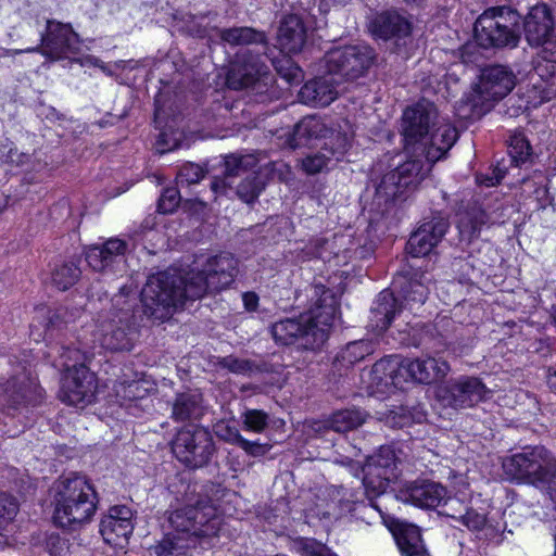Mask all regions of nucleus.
Segmentation results:
<instances>
[{
  "label": "nucleus",
  "mask_w": 556,
  "mask_h": 556,
  "mask_svg": "<svg viewBox=\"0 0 556 556\" xmlns=\"http://www.w3.org/2000/svg\"><path fill=\"white\" fill-rule=\"evenodd\" d=\"M237 274L238 261L230 253L208 257L201 270L186 277L177 269L153 274L141 291L143 313L153 320L164 321L187 300L227 289Z\"/></svg>",
  "instance_id": "nucleus-1"
},
{
  "label": "nucleus",
  "mask_w": 556,
  "mask_h": 556,
  "mask_svg": "<svg viewBox=\"0 0 556 556\" xmlns=\"http://www.w3.org/2000/svg\"><path fill=\"white\" fill-rule=\"evenodd\" d=\"M307 292L314 301L308 312L271 325L270 333L276 343L298 344L301 349L314 351L327 341L329 329L339 312V298L321 283L309 286Z\"/></svg>",
  "instance_id": "nucleus-2"
},
{
  "label": "nucleus",
  "mask_w": 556,
  "mask_h": 556,
  "mask_svg": "<svg viewBox=\"0 0 556 556\" xmlns=\"http://www.w3.org/2000/svg\"><path fill=\"white\" fill-rule=\"evenodd\" d=\"M401 134L406 152L424 155L429 163L445 157L458 139L457 129L440 116L434 103L427 100L404 110Z\"/></svg>",
  "instance_id": "nucleus-3"
},
{
  "label": "nucleus",
  "mask_w": 556,
  "mask_h": 556,
  "mask_svg": "<svg viewBox=\"0 0 556 556\" xmlns=\"http://www.w3.org/2000/svg\"><path fill=\"white\" fill-rule=\"evenodd\" d=\"M181 486L182 505L168 514L170 531L179 536H191L194 544L201 545L204 540L218 534L222 519L213 502L204 494V485L181 483Z\"/></svg>",
  "instance_id": "nucleus-4"
},
{
  "label": "nucleus",
  "mask_w": 556,
  "mask_h": 556,
  "mask_svg": "<svg viewBox=\"0 0 556 556\" xmlns=\"http://www.w3.org/2000/svg\"><path fill=\"white\" fill-rule=\"evenodd\" d=\"M54 523L65 530H76L88 523L97 510V492L84 476L70 473L55 482Z\"/></svg>",
  "instance_id": "nucleus-5"
},
{
  "label": "nucleus",
  "mask_w": 556,
  "mask_h": 556,
  "mask_svg": "<svg viewBox=\"0 0 556 556\" xmlns=\"http://www.w3.org/2000/svg\"><path fill=\"white\" fill-rule=\"evenodd\" d=\"M79 348L67 345L55 346L60 358V366L64 369L61 400L68 405L86 406L94 401L97 393V378L87 367L93 357V352L87 344Z\"/></svg>",
  "instance_id": "nucleus-6"
},
{
  "label": "nucleus",
  "mask_w": 556,
  "mask_h": 556,
  "mask_svg": "<svg viewBox=\"0 0 556 556\" xmlns=\"http://www.w3.org/2000/svg\"><path fill=\"white\" fill-rule=\"evenodd\" d=\"M503 470L511 481L556 491V457L544 446H527L504 458Z\"/></svg>",
  "instance_id": "nucleus-7"
},
{
  "label": "nucleus",
  "mask_w": 556,
  "mask_h": 556,
  "mask_svg": "<svg viewBox=\"0 0 556 556\" xmlns=\"http://www.w3.org/2000/svg\"><path fill=\"white\" fill-rule=\"evenodd\" d=\"M520 16L509 8H491L475 22L477 43L484 48H515L520 40Z\"/></svg>",
  "instance_id": "nucleus-8"
},
{
  "label": "nucleus",
  "mask_w": 556,
  "mask_h": 556,
  "mask_svg": "<svg viewBox=\"0 0 556 556\" xmlns=\"http://www.w3.org/2000/svg\"><path fill=\"white\" fill-rule=\"evenodd\" d=\"M516 75L506 65L492 64L480 71L479 81L467 97L471 116L480 117L508 96L516 86Z\"/></svg>",
  "instance_id": "nucleus-9"
},
{
  "label": "nucleus",
  "mask_w": 556,
  "mask_h": 556,
  "mask_svg": "<svg viewBox=\"0 0 556 556\" xmlns=\"http://www.w3.org/2000/svg\"><path fill=\"white\" fill-rule=\"evenodd\" d=\"M113 306L117 312L101 323L97 339L100 345L112 352H129L135 344L137 329L134 323L132 305L125 300L123 293L113 298Z\"/></svg>",
  "instance_id": "nucleus-10"
},
{
  "label": "nucleus",
  "mask_w": 556,
  "mask_h": 556,
  "mask_svg": "<svg viewBox=\"0 0 556 556\" xmlns=\"http://www.w3.org/2000/svg\"><path fill=\"white\" fill-rule=\"evenodd\" d=\"M174 456L189 468L207 465L216 452L211 432L202 427H184L172 440Z\"/></svg>",
  "instance_id": "nucleus-11"
},
{
  "label": "nucleus",
  "mask_w": 556,
  "mask_h": 556,
  "mask_svg": "<svg viewBox=\"0 0 556 556\" xmlns=\"http://www.w3.org/2000/svg\"><path fill=\"white\" fill-rule=\"evenodd\" d=\"M377 54L368 45H351L330 50L325 55L328 73L346 79L364 76L375 63Z\"/></svg>",
  "instance_id": "nucleus-12"
},
{
  "label": "nucleus",
  "mask_w": 556,
  "mask_h": 556,
  "mask_svg": "<svg viewBox=\"0 0 556 556\" xmlns=\"http://www.w3.org/2000/svg\"><path fill=\"white\" fill-rule=\"evenodd\" d=\"M363 471V485L366 495L371 502V506L380 510L372 502V497L384 494L390 483L395 482L400 476L399 460L394 450L390 446H381L369 458Z\"/></svg>",
  "instance_id": "nucleus-13"
},
{
  "label": "nucleus",
  "mask_w": 556,
  "mask_h": 556,
  "mask_svg": "<svg viewBox=\"0 0 556 556\" xmlns=\"http://www.w3.org/2000/svg\"><path fill=\"white\" fill-rule=\"evenodd\" d=\"M42 400V389L25 367L0 386V406L7 415L38 405Z\"/></svg>",
  "instance_id": "nucleus-14"
},
{
  "label": "nucleus",
  "mask_w": 556,
  "mask_h": 556,
  "mask_svg": "<svg viewBox=\"0 0 556 556\" xmlns=\"http://www.w3.org/2000/svg\"><path fill=\"white\" fill-rule=\"evenodd\" d=\"M413 159L405 161L387 173L377 187V192L388 198L400 199L405 192L415 189L426 177L434 163H429L424 155L410 153Z\"/></svg>",
  "instance_id": "nucleus-15"
},
{
  "label": "nucleus",
  "mask_w": 556,
  "mask_h": 556,
  "mask_svg": "<svg viewBox=\"0 0 556 556\" xmlns=\"http://www.w3.org/2000/svg\"><path fill=\"white\" fill-rule=\"evenodd\" d=\"M488 393L485 384L479 378L462 376L439 388L438 397L445 406L462 409L484 401Z\"/></svg>",
  "instance_id": "nucleus-16"
},
{
  "label": "nucleus",
  "mask_w": 556,
  "mask_h": 556,
  "mask_svg": "<svg viewBox=\"0 0 556 556\" xmlns=\"http://www.w3.org/2000/svg\"><path fill=\"white\" fill-rule=\"evenodd\" d=\"M368 30L375 39L391 41L397 50L412 43L413 24L406 15L396 10L377 13L370 20Z\"/></svg>",
  "instance_id": "nucleus-17"
},
{
  "label": "nucleus",
  "mask_w": 556,
  "mask_h": 556,
  "mask_svg": "<svg viewBox=\"0 0 556 556\" xmlns=\"http://www.w3.org/2000/svg\"><path fill=\"white\" fill-rule=\"evenodd\" d=\"M43 55L52 59H72L80 52V40L70 24L47 22V33L41 37Z\"/></svg>",
  "instance_id": "nucleus-18"
},
{
  "label": "nucleus",
  "mask_w": 556,
  "mask_h": 556,
  "mask_svg": "<svg viewBox=\"0 0 556 556\" xmlns=\"http://www.w3.org/2000/svg\"><path fill=\"white\" fill-rule=\"evenodd\" d=\"M269 67L261 54L248 50L238 56V63L227 74V85L235 90L256 89L261 81L266 80Z\"/></svg>",
  "instance_id": "nucleus-19"
},
{
  "label": "nucleus",
  "mask_w": 556,
  "mask_h": 556,
  "mask_svg": "<svg viewBox=\"0 0 556 556\" xmlns=\"http://www.w3.org/2000/svg\"><path fill=\"white\" fill-rule=\"evenodd\" d=\"M132 517V510L128 506L110 507L100 522V533L104 542L115 548H125L135 528Z\"/></svg>",
  "instance_id": "nucleus-20"
},
{
  "label": "nucleus",
  "mask_w": 556,
  "mask_h": 556,
  "mask_svg": "<svg viewBox=\"0 0 556 556\" xmlns=\"http://www.w3.org/2000/svg\"><path fill=\"white\" fill-rule=\"evenodd\" d=\"M448 228V218L441 213H435L429 220H425L418 229L410 235L407 242L408 252L414 257H420L429 254L443 239Z\"/></svg>",
  "instance_id": "nucleus-21"
},
{
  "label": "nucleus",
  "mask_w": 556,
  "mask_h": 556,
  "mask_svg": "<svg viewBox=\"0 0 556 556\" xmlns=\"http://www.w3.org/2000/svg\"><path fill=\"white\" fill-rule=\"evenodd\" d=\"M401 498L419 508L435 509L451 500L444 485L431 480H416L401 491Z\"/></svg>",
  "instance_id": "nucleus-22"
},
{
  "label": "nucleus",
  "mask_w": 556,
  "mask_h": 556,
  "mask_svg": "<svg viewBox=\"0 0 556 556\" xmlns=\"http://www.w3.org/2000/svg\"><path fill=\"white\" fill-rule=\"evenodd\" d=\"M258 159L254 154L230 153L224 156L223 175L211 182L212 191L217 195H227L232 189L233 179L255 170Z\"/></svg>",
  "instance_id": "nucleus-23"
},
{
  "label": "nucleus",
  "mask_w": 556,
  "mask_h": 556,
  "mask_svg": "<svg viewBox=\"0 0 556 556\" xmlns=\"http://www.w3.org/2000/svg\"><path fill=\"white\" fill-rule=\"evenodd\" d=\"M129 247L127 241L110 238L100 245H92L86 252V261L96 271L113 270L125 263Z\"/></svg>",
  "instance_id": "nucleus-24"
},
{
  "label": "nucleus",
  "mask_w": 556,
  "mask_h": 556,
  "mask_svg": "<svg viewBox=\"0 0 556 556\" xmlns=\"http://www.w3.org/2000/svg\"><path fill=\"white\" fill-rule=\"evenodd\" d=\"M450 371V365L446 361L434 357L404 359L405 382L430 384L443 379Z\"/></svg>",
  "instance_id": "nucleus-25"
},
{
  "label": "nucleus",
  "mask_w": 556,
  "mask_h": 556,
  "mask_svg": "<svg viewBox=\"0 0 556 556\" xmlns=\"http://www.w3.org/2000/svg\"><path fill=\"white\" fill-rule=\"evenodd\" d=\"M350 147V139L346 135L337 134L325 143L318 152L311 153L301 160V167L307 175L320 173L328 164L336 159L339 161Z\"/></svg>",
  "instance_id": "nucleus-26"
},
{
  "label": "nucleus",
  "mask_w": 556,
  "mask_h": 556,
  "mask_svg": "<svg viewBox=\"0 0 556 556\" xmlns=\"http://www.w3.org/2000/svg\"><path fill=\"white\" fill-rule=\"evenodd\" d=\"M400 299L392 291L386 289L375 299L369 315V327L377 332L389 328L394 317L402 313Z\"/></svg>",
  "instance_id": "nucleus-27"
},
{
  "label": "nucleus",
  "mask_w": 556,
  "mask_h": 556,
  "mask_svg": "<svg viewBox=\"0 0 556 556\" xmlns=\"http://www.w3.org/2000/svg\"><path fill=\"white\" fill-rule=\"evenodd\" d=\"M523 28L529 45L536 47L552 34L556 33L547 5L542 4L532 8L525 18Z\"/></svg>",
  "instance_id": "nucleus-28"
},
{
  "label": "nucleus",
  "mask_w": 556,
  "mask_h": 556,
  "mask_svg": "<svg viewBox=\"0 0 556 556\" xmlns=\"http://www.w3.org/2000/svg\"><path fill=\"white\" fill-rule=\"evenodd\" d=\"M306 27L299 15L289 14L280 21L277 39L282 51L300 52L306 42Z\"/></svg>",
  "instance_id": "nucleus-29"
},
{
  "label": "nucleus",
  "mask_w": 556,
  "mask_h": 556,
  "mask_svg": "<svg viewBox=\"0 0 556 556\" xmlns=\"http://www.w3.org/2000/svg\"><path fill=\"white\" fill-rule=\"evenodd\" d=\"M337 96L338 90L330 75L306 81L299 92L301 102L315 106H327L336 100Z\"/></svg>",
  "instance_id": "nucleus-30"
},
{
  "label": "nucleus",
  "mask_w": 556,
  "mask_h": 556,
  "mask_svg": "<svg viewBox=\"0 0 556 556\" xmlns=\"http://www.w3.org/2000/svg\"><path fill=\"white\" fill-rule=\"evenodd\" d=\"M371 380L378 387L403 388L405 382L404 359L396 355H389L379 359L372 366Z\"/></svg>",
  "instance_id": "nucleus-31"
},
{
  "label": "nucleus",
  "mask_w": 556,
  "mask_h": 556,
  "mask_svg": "<svg viewBox=\"0 0 556 556\" xmlns=\"http://www.w3.org/2000/svg\"><path fill=\"white\" fill-rule=\"evenodd\" d=\"M358 507L366 508V505L364 502L358 501L352 492L340 488L325 509H317V516L328 526L346 514H352Z\"/></svg>",
  "instance_id": "nucleus-32"
},
{
  "label": "nucleus",
  "mask_w": 556,
  "mask_h": 556,
  "mask_svg": "<svg viewBox=\"0 0 556 556\" xmlns=\"http://www.w3.org/2000/svg\"><path fill=\"white\" fill-rule=\"evenodd\" d=\"M203 412V399L198 390L177 393L172 402V418L177 422L199 419Z\"/></svg>",
  "instance_id": "nucleus-33"
},
{
  "label": "nucleus",
  "mask_w": 556,
  "mask_h": 556,
  "mask_svg": "<svg viewBox=\"0 0 556 556\" xmlns=\"http://www.w3.org/2000/svg\"><path fill=\"white\" fill-rule=\"evenodd\" d=\"M394 539L403 556H429L417 526L400 523L394 532Z\"/></svg>",
  "instance_id": "nucleus-34"
},
{
  "label": "nucleus",
  "mask_w": 556,
  "mask_h": 556,
  "mask_svg": "<svg viewBox=\"0 0 556 556\" xmlns=\"http://www.w3.org/2000/svg\"><path fill=\"white\" fill-rule=\"evenodd\" d=\"M192 540L191 536H179L169 531L149 552L151 556H190L191 551L198 546Z\"/></svg>",
  "instance_id": "nucleus-35"
},
{
  "label": "nucleus",
  "mask_w": 556,
  "mask_h": 556,
  "mask_svg": "<svg viewBox=\"0 0 556 556\" xmlns=\"http://www.w3.org/2000/svg\"><path fill=\"white\" fill-rule=\"evenodd\" d=\"M327 128L324 123L315 116H305L295 124L292 135L289 138L291 148L307 146L311 140L325 137Z\"/></svg>",
  "instance_id": "nucleus-36"
},
{
  "label": "nucleus",
  "mask_w": 556,
  "mask_h": 556,
  "mask_svg": "<svg viewBox=\"0 0 556 556\" xmlns=\"http://www.w3.org/2000/svg\"><path fill=\"white\" fill-rule=\"evenodd\" d=\"M219 39L230 46L262 45L266 49L267 37L264 31L253 27L240 26L217 30Z\"/></svg>",
  "instance_id": "nucleus-37"
},
{
  "label": "nucleus",
  "mask_w": 556,
  "mask_h": 556,
  "mask_svg": "<svg viewBox=\"0 0 556 556\" xmlns=\"http://www.w3.org/2000/svg\"><path fill=\"white\" fill-rule=\"evenodd\" d=\"M374 351L375 343L370 340L362 339L349 342L338 352L333 359V365L338 367V369L349 368L372 354Z\"/></svg>",
  "instance_id": "nucleus-38"
},
{
  "label": "nucleus",
  "mask_w": 556,
  "mask_h": 556,
  "mask_svg": "<svg viewBox=\"0 0 556 556\" xmlns=\"http://www.w3.org/2000/svg\"><path fill=\"white\" fill-rule=\"evenodd\" d=\"M489 222V216L484 210L478 206L467 208L459 215L457 228L462 240L470 242L478 238L482 227Z\"/></svg>",
  "instance_id": "nucleus-39"
},
{
  "label": "nucleus",
  "mask_w": 556,
  "mask_h": 556,
  "mask_svg": "<svg viewBox=\"0 0 556 556\" xmlns=\"http://www.w3.org/2000/svg\"><path fill=\"white\" fill-rule=\"evenodd\" d=\"M366 413L358 408L338 410L325 421L324 427L339 433H344L362 426L366 420Z\"/></svg>",
  "instance_id": "nucleus-40"
},
{
  "label": "nucleus",
  "mask_w": 556,
  "mask_h": 556,
  "mask_svg": "<svg viewBox=\"0 0 556 556\" xmlns=\"http://www.w3.org/2000/svg\"><path fill=\"white\" fill-rule=\"evenodd\" d=\"M78 258H71L54 265L51 281L59 290L65 291L73 287L81 275Z\"/></svg>",
  "instance_id": "nucleus-41"
},
{
  "label": "nucleus",
  "mask_w": 556,
  "mask_h": 556,
  "mask_svg": "<svg viewBox=\"0 0 556 556\" xmlns=\"http://www.w3.org/2000/svg\"><path fill=\"white\" fill-rule=\"evenodd\" d=\"M428 296V288L417 279H405L400 285V304L402 311H413L415 306L425 303Z\"/></svg>",
  "instance_id": "nucleus-42"
},
{
  "label": "nucleus",
  "mask_w": 556,
  "mask_h": 556,
  "mask_svg": "<svg viewBox=\"0 0 556 556\" xmlns=\"http://www.w3.org/2000/svg\"><path fill=\"white\" fill-rule=\"evenodd\" d=\"M426 414L420 406H399L390 410L386 416V424L394 429H402L413 424H420L425 420Z\"/></svg>",
  "instance_id": "nucleus-43"
},
{
  "label": "nucleus",
  "mask_w": 556,
  "mask_h": 556,
  "mask_svg": "<svg viewBox=\"0 0 556 556\" xmlns=\"http://www.w3.org/2000/svg\"><path fill=\"white\" fill-rule=\"evenodd\" d=\"M220 438L229 444L239 446L247 454L254 457L262 456L268 451L266 444H261L258 441H249L244 439L240 431L235 427L227 426L224 429V432L220 434Z\"/></svg>",
  "instance_id": "nucleus-44"
},
{
  "label": "nucleus",
  "mask_w": 556,
  "mask_h": 556,
  "mask_svg": "<svg viewBox=\"0 0 556 556\" xmlns=\"http://www.w3.org/2000/svg\"><path fill=\"white\" fill-rule=\"evenodd\" d=\"M507 149L510 162L515 166H521L532 155L530 142L522 132H515L509 136Z\"/></svg>",
  "instance_id": "nucleus-45"
},
{
  "label": "nucleus",
  "mask_w": 556,
  "mask_h": 556,
  "mask_svg": "<svg viewBox=\"0 0 556 556\" xmlns=\"http://www.w3.org/2000/svg\"><path fill=\"white\" fill-rule=\"evenodd\" d=\"M265 184L256 172L249 173L237 186L236 194L243 202L251 204L256 201L264 190Z\"/></svg>",
  "instance_id": "nucleus-46"
},
{
  "label": "nucleus",
  "mask_w": 556,
  "mask_h": 556,
  "mask_svg": "<svg viewBox=\"0 0 556 556\" xmlns=\"http://www.w3.org/2000/svg\"><path fill=\"white\" fill-rule=\"evenodd\" d=\"M216 366L236 375L251 376L260 371V367L250 359L239 358L233 355L217 357Z\"/></svg>",
  "instance_id": "nucleus-47"
},
{
  "label": "nucleus",
  "mask_w": 556,
  "mask_h": 556,
  "mask_svg": "<svg viewBox=\"0 0 556 556\" xmlns=\"http://www.w3.org/2000/svg\"><path fill=\"white\" fill-rule=\"evenodd\" d=\"M18 511V503L10 494H0V545L7 543V536L2 533L5 527L14 519Z\"/></svg>",
  "instance_id": "nucleus-48"
},
{
  "label": "nucleus",
  "mask_w": 556,
  "mask_h": 556,
  "mask_svg": "<svg viewBox=\"0 0 556 556\" xmlns=\"http://www.w3.org/2000/svg\"><path fill=\"white\" fill-rule=\"evenodd\" d=\"M241 421L244 430L263 433L268 427L269 415L262 409L247 408L241 414Z\"/></svg>",
  "instance_id": "nucleus-49"
},
{
  "label": "nucleus",
  "mask_w": 556,
  "mask_h": 556,
  "mask_svg": "<svg viewBox=\"0 0 556 556\" xmlns=\"http://www.w3.org/2000/svg\"><path fill=\"white\" fill-rule=\"evenodd\" d=\"M205 176V169L199 164L188 162L178 172V182L181 185L198 184Z\"/></svg>",
  "instance_id": "nucleus-50"
},
{
  "label": "nucleus",
  "mask_w": 556,
  "mask_h": 556,
  "mask_svg": "<svg viewBox=\"0 0 556 556\" xmlns=\"http://www.w3.org/2000/svg\"><path fill=\"white\" fill-rule=\"evenodd\" d=\"M180 194L178 189L170 187L166 188L159 199L157 210L160 213L169 214L173 213L179 205Z\"/></svg>",
  "instance_id": "nucleus-51"
},
{
  "label": "nucleus",
  "mask_w": 556,
  "mask_h": 556,
  "mask_svg": "<svg viewBox=\"0 0 556 556\" xmlns=\"http://www.w3.org/2000/svg\"><path fill=\"white\" fill-rule=\"evenodd\" d=\"M299 548L303 556H337L325 544L314 539H302Z\"/></svg>",
  "instance_id": "nucleus-52"
},
{
  "label": "nucleus",
  "mask_w": 556,
  "mask_h": 556,
  "mask_svg": "<svg viewBox=\"0 0 556 556\" xmlns=\"http://www.w3.org/2000/svg\"><path fill=\"white\" fill-rule=\"evenodd\" d=\"M46 547L50 556H70V542L59 534H50Z\"/></svg>",
  "instance_id": "nucleus-53"
},
{
  "label": "nucleus",
  "mask_w": 556,
  "mask_h": 556,
  "mask_svg": "<svg viewBox=\"0 0 556 556\" xmlns=\"http://www.w3.org/2000/svg\"><path fill=\"white\" fill-rule=\"evenodd\" d=\"M540 46L542 47L540 58L549 63V70L554 72L556 68V31L543 40Z\"/></svg>",
  "instance_id": "nucleus-54"
},
{
  "label": "nucleus",
  "mask_w": 556,
  "mask_h": 556,
  "mask_svg": "<svg viewBox=\"0 0 556 556\" xmlns=\"http://www.w3.org/2000/svg\"><path fill=\"white\" fill-rule=\"evenodd\" d=\"M459 521L469 530L480 531L486 523V517L484 514H480L473 509H468L459 517Z\"/></svg>",
  "instance_id": "nucleus-55"
},
{
  "label": "nucleus",
  "mask_w": 556,
  "mask_h": 556,
  "mask_svg": "<svg viewBox=\"0 0 556 556\" xmlns=\"http://www.w3.org/2000/svg\"><path fill=\"white\" fill-rule=\"evenodd\" d=\"M66 312L59 308L48 317L47 332L52 337L54 330L62 329L63 325L67 324L65 319Z\"/></svg>",
  "instance_id": "nucleus-56"
},
{
  "label": "nucleus",
  "mask_w": 556,
  "mask_h": 556,
  "mask_svg": "<svg viewBox=\"0 0 556 556\" xmlns=\"http://www.w3.org/2000/svg\"><path fill=\"white\" fill-rule=\"evenodd\" d=\"M16 154V148L14 143L8 139L4 138L0 141V162L4 164H10L12 161V156Z\"/></svg>",
  "instance_id": "nucleus-57"
},
{
  "label": "nucleus",
  "mask_w": 556,
  "mask_h": 556,
  "mask_svg": "<svg viewBox=\"0 0 556 556\" xmlns=\"http://www.w3.org/2000/svg\"><path fill=\"white\" fill-rule=\"evenodd\" d=\"M505 175H506V167L497 164L493 170V176H485L480 179V182L485 185L486 187H492V186L498 185L502 181V179L505 177Z\"/></svg>",
  "instance_id": "nucleus-58"
},
{
  "label": "nucleus",
  "mask_w": 556,
  "mask_h": 556,
  "mask_svg": "<svg viewBox=\"0 0 556 556\" xmlns=\"http://www.w3.org/2000/svg\"><path fill=\"white\" fill-rule=\"evenodd\" d=\"M242 302L244 309L249 313L256 312L260 305V296L253 291L242 293Z\"/></svg>",
  "instance_id": "nucleus-59"
},
{
  "label": "nucleus",
  "mask_w": 556,
  "mask_h": 556,
  "mask_svg": "<svg viewBox=\"0 0 556 556\" xmlns=\"http://www.w3.org/2000/svg\"><path fill=\"white\" fill-rule=\"evenodd\" d=\"M327 243V240L325 238H314L311 241V244L313 248L309 249L308 254L313 257H320L321 256V248Z\"/></svg>",
  "instance_id": "nucleus-60"
},
{
  "label": "nucleus",
  "mask_w": 556,
  "mask_h": 556,
  "mask_svg": "<svg viewBox=\"0 0 556 556\" xmlns=\"http://www.w3.org/2000/svg\"><path fill=\"white\" fill-rule=\"evenodd\" d=\"M29 162H30L29 154L23 153V152L20 153L16 151V154H14V156H12V161L10 162V164L15 165V166H25Z\"/></svg>",
  "instance_id": "nucleus-61"
},
{
  "label": "nucleus",
  "mask_w": 556,
  "mask_h": 556,
  "mask_svg": "<svg viewBox=\"0 0 556 556\" xmlns=\"http://www.w3.org/2000/svg\"><path fill=\"white\" fill-rule=\"evenodd\" d=\"M546 380L549 389L556 392V365L548 367Z\"/></svg>",
  "instance_id": "nucleus-62"
},
{
  "label": "nucleus",
  "mask_w": 556,
  "mask_h": 556,
  "mask_svg": "<svg viewBox=\"0 0 556 556\" xmlns=\"http://www.w3.org/2000/svg\"><path fill=\"white\" fill-rule=\"evenodd\" d=\"M163 137H164V135H161L160 139L157 140V150L160 153H165V152L172 151L178 147L177 143H174L172 147H168V148L163 147V142H164Z\"/></svg>",
  "instance_id": "nucleus-63"
},
{
  "label": "nucleus",
  "mask_w": 556,
  "mask_h": 556,
  "mask_svg": "<svg viewBox=\"0 0 556 556\" xmlns=\"http://www.w3.org/2000/svg\"><path fill=\"white\" fill-rule=\"evenodd\" d=\"M408 5L422 7L427 0H403Z\"/></svg>",
  "instance_id": "nucleus-64"
}]
</instances>
